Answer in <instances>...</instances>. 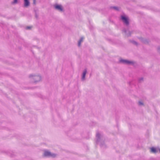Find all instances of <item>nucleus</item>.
Instances as JSON below:
<instances>
[{"label":"nucleus","instance_id":"obj_1","mask_svg":"<svg viewBox=\"0 0 160 160\" xmlns=\"http://www.w3.org/2000/svg\"><path fill=\"white\" fill-rule=\"evenodd\" d=\"M44 155L45 156H51L52 157H55L56 156L54 154L51 153L50 152L48 151H45Z\"/></svg>","mask_w":160,"mask_h":160},{"label":"nucleus","instance_id":"obj_2","mask_svg":"<svg viewBox=\"0 0 160 160\" xmlns=\"http://www.w3.org/2000/svg\"><path fill=\"white\" fill-rule=\"evenodd\" d=\"M121 18L124 22L127 25L128 24V22L127 18L124 16H121Z\"/></svg>","mask_w":160,"mask_h":160},{"label":"nucleus","instance_id":"obj_3","mask_svg":"<svg viewBox=\"0 0 160 160\" xmlns=\"http://www.w3.org/2000/svg\"><path fill=\"white\" fill-rule=\"evenodd\" d=\"M120 62H122L124 63H126V64H131L132 63V62H130L127 60H122L121 59L120 60Z\"/></svg>","mask_w":160,"mask_h":160},{"label":"nucleus","instance_id":"obj_4","mask_svg":"<svg viewBox=\"0 0 160 160\" xmlns=\"http://www.w3.org/2000/svg\"><path fill=\"white\" fill-rule=\"evenodd\" d=\"M55 8L60 11H62V8L61 5H57L55 6Z\"/></svg>","mask_w":160,"mask_h":160},{"label":"nucleus","instance_id":"obj_5","mask_svg":"<svg viewBox=\"0 0 160 160\" xmlns=\"http://www.w3.org/2000/svg\"><path fill=\"white\" fill-rule=\"evenodd\" d=\"M24 6L25 7H27L29 5V2L28 0H24Z\"/></svg>","mask_w":160,"mask_h":160},{"label":"nucleus","instance_id":"obj_6","mask_svg":"<svg viewBox=\"0 0 160 160\" xmlns=\"http://www.w3.org/2000/svg\"><path fill=\"white\" fill-rule=\"evenodd\" d=\"M151 152L153 153H156L157 152L156 149L155 148L152 147L151 148Z\"/></svg>","mask_w":160,"mask_h":160},{"label":"nucleus","instance_id":"obj_7","mask_svg":"<svg viewBox=\"0 0 160 160\" xmlns=\"http://www.w3.org/2000/svg\"><path fill=\"white\" fill-rule=\"evenodd\" d=\"M86 72H87V70H85L83 73L82 76V79H84Z\"/></svg>","mask_w":160,"mask_h":160},{"label":"nucleus","instance_id":"obj_8","mask_svg":"<svg viewBox=\"0 0 160 160\" xmlns=\"http://www.w3.org/2000/svg\"><path fill=\"white\" fill-rule=\"evenodd\" d=\"M83 38H82L79 41L80 42H81L83 41Z\"/></svg>","mask_w":160,"mask_h":160},{"label":"nucleus","instance_id":"obj_9","mask_svg":"<svg viewBox=\"0 0 160 160\" xmlns=\"http://www.w3.org/2000/svg\"><path fill=\"white\" fill-rule=\"evenodd\" d=\"M81 42H80L79 41V42H78V46H80V45H81Z\"/></svg>","mask_w":160,"mask_h":160},{"label":"nucleus","instance_id":"obj_10","mask_svg":"<svg viewBox=\"0 0 160 160\" xmlns=\"http://www.w3.org/2000/svg\"><path fill=\"white\" fill-rule=\"evenodd\" d=\"M139 104L140 105H143V103H142L141 102H139Z\"/></svg>","mask_w":160,"mask_h":160},{"label":"nucleus","instance_id":"obj_11","mask_svg":"<svg viewBox=\"0 0 160 160\" xmlns=\"http://www.w3.org/2000/svg\"><path fill=\"white\" fill-rule=\"evenodd\" d=\"M17 2V0H14V3H16Z\"/></svg>","mask_w":160,"mask_h":160},{"label":"nucleus","instance_id":"obj_12","mask_svg":"<svg viewBox=\"0 0 160 160\" xmlns=\"http://www.w3.org/2000/svg\"><path fill=\"white\" fill-rule=\"evenodd\" d=\"M33 3L34 4H35L36 3V0H33Z\"/></svg>","mask_w":160,"mask_h":160},{"label":"nucleus","instance_id":"obj_13","mask_svg":"<svg viewBox=\"0 0 160 160\" xmlns=\"http://www.w3.org/2000/svg\"><path fill=\"white\" fill-rule=\"evenodd\" d=\"M113 8L115 9H117V8L116 7H113Z\"/></svg>","mask_w":160,"mask_h":160},{"label":"nucleus","instance_id":"obj_14","mask_svg":"<svg viewBox=\"0 0 160 160\" xmlns=\"http://www.w3.org/2000/svg\"><path fill=\"white\" fill-rule=\"evenodd\" d=\"M30 28H31L30 27H27V29H30Z\"/></svg>","mask_w":160,"mask_h":160}]
</instances>
